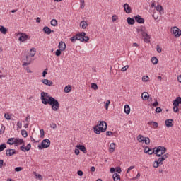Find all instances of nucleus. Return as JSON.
I'll list each match as a JSON object with an SVG mask.
<instances>
[{"label":"nucleus","mask_w":181,"mask_h":181,"mask_svg":"<svg viewBox=\"0 0 181 181\" xmlns=\"http://www.w3.org/2000/svg\"><path fill=\"white\" fill-rule=\"evenodd\" d=\"M28 39H30V37H29V35L24 33V34H22L21 36H20L18 40L20 42H25V40H28Z\"/></svg>","instance_id":"obj_16"},{"label":"nucleus","mask_w":181,"mask_h":181,"mask_svg":"<svg viewBox=\"0 0 181 181\" xmlns=\"http://www.w3.org/2000/svg\"><path fill=\"white\" fill-rule=\"evenodd\" d=\"M50 128H52L53 129H56V128H57V125L56 124V123L52 122L50 124Z\"/></svg>","instance_id":"obj_45"},{"label":"nucleus","mask_w":181,"mask_h":181,"mask_svg":"<svg viewBox=\"0 0 181 181\" xmlns=\"http://www.w3.org/2000/svg\"><path fill=\"white\" fill-rule=\"evenodd\" d=\"M159 166H160V165H159V163L158 161L156 160L153 162V168H159Z\"/></svg>","instance_id":"obj_41"},{"label":"nucleus","mask_w":181,"mask_h":181,"mask_svg":"<svg viewBox=\"0 0 181 181\" xmlns=\"http://www.w3.org/2000/svg\"><path fill=\"white\" fill-rule=\"evenodd\" d=\"M40 100L42 104L45 105H47V104L51 105L52 110H53V111H57L60 107V103H59V101L54 99V98L50 96V95L46 92L41 93Z\"/></svg>","instance_id":"obj_1"},{"label":"nucleus","mask_w":181,"mask_h":181,"mask_svg":"<svg viewBox=\"0 0 181 181\" xmlns=\"http://www.w3.org/2000/svg\"><path fill=\"white\" fill-rule=\"evenodd\" d=\"M16 139V143L18 145H22V144H23V139Z\"/></svg>","instance_id":"obj_39"},{"label":"nucleus","mask_w":181,"mask_h":181,"mask_svg":"<svg viewBox=\"0 0 181 181\" xmlns=\"http://www.w3.org/2000/svg\"><path fill=\"white\" fill-rule=\"evenodd\" d=\"M151 62L153 64H158V59L156 57L151 58Z\"/></svg>","instance_id":"obj_37"},{"label":"nucleus","mask_w":181,"mask_h":181,"mask_svg":"<svg viewBox=\"0 0 181 181\" xmlns=\"http://www.w3.org/2000/svg\"><path fill=\"white\" fill-rule=\"evenodd\" d=\"M136 32L139 35H141V36L144 37V40L146 43H149V39H151V36H149V34L146 32V28L145 27L137 28Z\"/></svg>","instance_id":"obj_3"},{"label":"nucleus","mask_w":181,"mask_h":181,"mask_svg":"<svg viewBox=\"0 0 181 181\" xmlns=\"http://www.w3.org/2000/svg\"><path fill=\"white\" fill-rule=\"evenodd\" d=\"M151 151H152V148H150L148 146H146L144 148V152L145 153H148V155H156V156L158 157H160L162 156V155H163L164 153H166V148L164 146H158V147H155L153 150L152 152H151Z\"/></svg>","instance_id":"obj_2"},{"label":"nucleus","mask_w":181,"mask_h":181,"mask_svg":"<svg viewBox=\"0 0 181 181\" xmlns=\"http://www.w3.org/2000/svg\"><path fill=\"white\" fill-rule=\"evenodd\" d=\"M58 47L60 50L64 52V50H66V43L63 41L59 42Z\"/></svg>","instance_id":"obj_19"},{"label":"nucleus","mask_w":181,"mask_h":181,"mask_svg":"<svg viewBox=\"0 0 181 181\" xmlns=\"http://www.w3.org/2000/svg\"><path fill=\"white\" fill-rule=\"evenodd\" d=\"M16 154V150L12 149V148H8L6 151V156H13V155Z\"/></svg>","instance_id":"obj_11"},{"label":"nucleus","mask_w":181,"mask_h":181,"mask_svg":"<svg viewBox=\"0 0 181 181\" xmlns=\"http://www.w3.org/2000/svg\"><path fill=\"white\" fill-rule=\"evenodd\" d=\"M14 170H15V172H21V170H23V168L16 167Z\"/></svg>","instance_id":"obj_48"},{"label":"nucleus","mask_w":181,"mask_h":181,"mask_svg":"<svg viewBox=\"0 0 181 181\" xmlns=\"http://www.w3.org/2000/svg\"><path fill=\"white\" fill-rule=\"evenodd\" d=\"M115 151V143H112L110 145V152L112 153Z\"/></svg>","instance_id":"obj_30"},{"label":"nucleus","mask_w":181,"mask_h":181,"mask_svg":"<svg viewBox=\"0 0 181 181\" xmlns=\"http://www.w3.org/2000/svg\"><path fill=\"white\" fill-rule=\"evenodd\" d=\"M35 54H36V49L35 48H32L30 51V54L29 55L31 57H35Z\"/></svg>","instance_id":"obj_32"},{"label":"nucleus","mask_w":181,"mask_h":181,"mask_svg":"<svg viewBox=\"0 0 181 181\" xmlns=\"http://www.w3.org/2000/svg\"><path fill=\"white\" fill-rule=\"evenodd\" d=\"M5 133V126L4 124L1 125V127L0 129V134H4Z\"/></svg>","instance_id":"obj_42"},{"label":"nucleus","mask_w":181,"mask_h":181,"mask_svg":"<svg viewBox=\"0 0 181 181\" xmlns=\"http://www.w3.org/2000/svg\"><path fill=\"white\" fill-rule=\"evenodd\" d=\"M134 18L137 23H145V19H144V18L141 17L139 15L134 16Z\"/></svg>","instance_id":"obj_12"},{"label":"nucleus","mask_w":181,"mask_h":181,"mask_svg":"<svg viewBox=\"0 0 181 181\" xmlns=\"http://www.w3.org/2000/svg\"><path fill=\"white\" fill-rule=\"evenodd\" d=\"M23 66H29V64H30L32 62V58L29 54H26L25 56L23 57Z\"/></svg>","instance_id":"obj_6"},{"label":"nucleus","mask_w":181,"mask_h":181,"mask_svg":"<svg viewBox=\"0 0 181 181\" xmlns=\"http://www.w3.org/2000/svg\"><path fill=\"white\" fill-rule=\"evenodd\" d=\"M37 179H39V180H43V177L41 175H40V174H38V175H35Z\"/></svg>","instance_id":"obj_53"},{"label":"nucleus","mask_w":181,"mask_h":181,"mask_svg":"<svg viewBox=\"0 0 181 181\" xmlns=\"http://www.w3.org/2000/svg\"><path fill=\"white\" fill-rule=\"evenodd\" d=\"M115 171L117 172V173H121V167H117L115 168Z\"/></svg>","instance_id":"obj_59"},{"label":"nucleus","mask_w":181,"mask_h":181,"mask_svg":"<svg viewBox=\"0 0 181 181\" xmlns=\"http://www.w3.org/2000/svg\"><path fill=\"white\" fill-rule=\"evenodd\" d=\"M127 22L128 25H134L135 24V19H134L131 17H128L127 18Z\"/></svg>","instance_id":"obj_25"},{"label":"nucleus","mask_w":181,"mask_h":181,"mask_svg":"<svg viewBox=\"0 0 181 181\" xmlns=\"http://www.w3.org/2000/svg\"><path fill=\"white\" fill-rule=\"evenodd\" d=\"M173 111H174V112H179V107H173Z\"/></svg>","instance_id":"obj_64"},{"label":"nucleus","mask_w":181,"mask_h":181,"mask_svg":"<svg viewBox=\"0 0 181 181\" xmlns=\"http://www.w3.org/2000/svg\"><path fill=\"white\" fill-rule=\"evenodd\" d=\"M172 30L175 37H180L181 36V30L177 27H174Z\"/></svg>","instance_id":"obj_10"},{"label":"nucleus","mask_w":181,"mask_h":181,"mask_svg":"<svg viewBox=\"0 0 181 181\" xmlns=\"http://www.w3.org/2000/svg\"><path fill=\"white\" fill-rule=\"evenodd\" d=\"M17 141L16 139L15 138H10L7 141L8 145H13V144H16Z\"/></svg>","instance_id":"obj_24"},{"label":"nucleus","mask_w":181,"mask_h":181,"mask_svg":"<svg viewBox=\"0 0 181 181\" xmlns=\"http://www.w3.org/2000/svg\"><path fill=\"white\" fill-rule=\"evenodd\" d=\"M156 9L158 12H162V9H163V8L160 5H157Z\"/></svg>","instance_id":"obj_40"},{"label":"nucleus","mask_w":181,"mask_h":181,"mask_svg":"<svg viewBox=\"0 0 181 181\" xmlns=\"http://www.w3.org/2000/svg\"><path fill=\"white\" fill-rule=\"evenodd\" d=\"M91 88H93V90H98V86H97V83H92L91 84Z\"/></svg>","instance_id":"obj_43"},{"label":"nucleus","mask_w":181,"mask_h":181,"mask_svg":"<svg viewBox=\"0 0 181 181\" xmlns=\"http://www.w3.org/2000/svg\"><path fill=\"white\" fill-rule=\"evenodd\" d=\"M88 24H87V21H83L80 23V27L82 29H86V28H87Z\"/></svg>","instance_id":"obj_29"},{"label":"nucleus","mask_w":181,"mask_h":181,"mask_svg":"<svg viewBox=\"0 0 181 181\" xmlns=\"http://www.w3.org/2000/svg\"><path fill=\"white\" fill-rule=\"evenodd\" d=\"M86 36V33L82 32L81 33L76 34L77 40H80V42H83V38Z\"/></svg>","instance_id":"obj_18"},{"label":"nucleus","mask_w":181,"mask_h":181,"mask_svg":"<svg viewBox=\"0 0 181 181\" xmlns=\"http://www.w3.org/2000/svg\"><path fill=\"white\" fill-rule=\"evenodd\" d=\"M4 149H6V144L3 143L0 144V152H2Z\"/></svg>","instance_id":"obj_34"},{"label":"nucleus","mask_w":181,"mask_h":181,"mask_svg":"<svg viewBox=\"0 0 181 181\" xmlns=\"http://www.w3.org/2000/svg\"><path fill=\"white\" fill-rule=\"evenodd\" d=\"M112 132H111V131H108V132H106V136H111V135H112Z\"/></svg>","instance_id":"obj_61"},{"label":"nucleus","mask_w":181,"mask_h":181,"mask_svg":"<svg viewBox=\"0 0 181 181\" xmlns=\"http://www.w3.org/2000/svg\"><path fill=\"white\" fill-rule=\"evenodd\" d=\"M71 91V86L68 85L64 88V93H70Z\"/></svg>","instance_id":"obj_33"},{"label":"nucleus","mask_w":181,"mask_h":181,"mask_svg":"<svg viewBox=\"0 0 181 181\" xmlns=\"http://www.w3.org/2000/svg\"><path fill=\"white\" fill-rule=\"evenodd\" d=\"M142 81H149V76H144L142 77Z\"/></svg>","instance_id":"obj_46"},{"label":"nucleus","mask_w":181,"mask_h":181,"mask_svg":"<svg viewBox=\"0 0 181 181\" xmlns=\"http://www.w3.org/2000/svg\"><path fill=\"white\" fill-rule=\"evenodd\" d=\"M32 148V145L30 144H27V146L25 147V144H23L21 147L20 149L23 152H29L30 151V148Z\"/></svg>","instance_id":"obj_9"},{"label":"nucleus","mask_w":181,"mask_h":181,"mask_svg":"<svg viewBox=\"0 0 181 181\" xmlns=\"http://www.w3.org/2000/svg\"><path fill=\"white\" fill-rule=\"evenodd\" d=\"M148 125H153V128H158L159 127V124L156 122H148Z\"/></svg>","instance_id":"obj_31"},{"label":"nucleus","mask_w":181,"mask_h":181,"mask_svg":"<svg viewBox=\"0 0 181 181\" xmlns=\"http://www.w3.org/2000/svg\"><path fill=\"white\" fill-rule=\"evenodd\" d=\"M50 146V140L48 139H45L41 142L40 145H38L39 149H46L47 148H49Z\"/></svg>","instance_id":"obj_4"},{"label":"nucleus","mask_w":181,"mask_h":181,"mask_svg":"<svg viewBox=\"0 0 181 181\" xmlns=\"http://www.w3.org/2000/svg\"><path fill=\"white\" fill-rule=\"evenodd\" d=\"M43 32L46 33V35H50V33H54V30H52L49 27L45 26L43 28Z\"/></svg>","instance_id":"obj_21"},{"label":"nucleus","mask_w":181,"mask_h":181,"mask_svg":"<svg viewBox=\"0 0 181 181\" xmlns=\"http://www.w3.org/2000/svg\"><path fill=\"white\" fill-rule=\"evenodd\" d=\"M76 40H77L76 35L75 36H73L72 37H71V42H72V43H74V42H76Z\"/></svg>","instance_id":"obj_49"},{"label":"nucleus","mask_w":181,"mask_h":181,"mask_svg":"<svg viewBox=\"0 0 181 181\" xmlns=\"http://www.w3.org/2000/svg\"><path fill=\"white\" fill-rule=\"evenodd\" d=\"M124 10L125 11L126 13H131L132 12V9H131V6H129V5L128 4H124L123 6Z\"/></svg>","instance_id":"obj_17"},{"label":"nucleus","mask_w":181,"mask_h":181,"mask_svg":"<svg viewBox=\"0 0 181 181\" xmlns=\"http://www.w3.org/2000/svg\"><path fill=\"white\" fill-rule=\"evenodd\" d=\"M168 158H169V153H165V154L164 153L161 155V156H160V158L156 161L158 163V165L160 166L163 165L164 160H166Z\"/></svg>","instance_id":"obj_7"},{"label":"nucleus","mask_w":181,"mask_h":181,"mask_svg":"<svg viewBox=\"0 0 181 181\" xmlns=\"http://www.w3.org/2000/svg\"><path fill=\"white\" fill-rule=\"evenodd\" d=\"M17 127L21 129L22 128V122H18Z\"/></svg>","instance_id":"obj_62"},{"label":"nucleus","mask_w":181,"mask_h":181,"mask_svg":"<svg viewBox=\"0 0 181 181\" xmlns=\"http://www.w3.org/2000/svg\"><path fill=\"white\" fill-rule=\"evenodd\" d=\"M165 124L167 127V128H170L171 127H173V119H168L165 121Z\"/></svg>","instance_id":"obj_15"},{"label":"nucleus","mask_w":181,"mask_h":181,"mask_svg":"<svg viewBox=\"0 0 181 181\" xmlns=\"http://www.w3.org/2000/svg\"><path fill=\"white\" fill-rule=\"evenodd\" d=\"M4 118L6 119H7V121H11V115H9V114H5L4 115Z\"/></svg>","instance_id":"obj_44"},{"label":"nucleus","mask_w":181,"mask_h":181,"mask_svg":"<svg viewBox=\"0 0 181 181\" xmlns=\"http://www.w3.org/2000/svg\"><path fill=\"white\" fill-rule=\"evenodd\" d=\"M112 178H113L114 181L121 180V177L119 176V175H118L117 173L113 174Z\"/></svg>","instance_id":"obj_28"},{"label":"nucleus","mask_w":181,"mask_h":181,"mask_svg":"<svg viewBox=\"0 0 181 181\" xmlns=\"http://www.w3.org/2000/svg\"><path fill=\"white\" fill-rule=\"evenodd\" d=\"M137 141H139V142H144L146 145L151 144V139H149L148 137H144V136L141 134L137 136Z\"/></svg>","instance_id":"obj_5"},{"label":"nucleus","mask_w":181,"mask_h":181,"mask_svg":"<svg viewBox=\"0 0 181 181\" xmlns=\"http://www.w3.org/2000/svg\"><path fill=\"white\" fill-rule=\"evenodd\" d=\"M77 175H78V176H83V173L81 170H78Z\"/></svg>","instance_id":"obj_63"},{"label":"nucleus","mask_w":181,"mask_h":181,"mask_svg":"<svg viewBox=\"0 0 181 181\" xmlns=\"http://www.w3.org/2000/svg\"><path fill=\"white\" fill-rule=\"evenodd\" d=\"M153 107H158L159 105V103H158V100H156V101L152 103Z\"/></svg>","instance_id":"obj_55"},{"label":"nucleus","mask_w":181,"mask_h":181,"mask_svg":"<svg viewBox=\"0 0 181 181\" xmlns=\"http://www.w3.org/2000/svg\"><path fill=\"white\" fill-rule=\"evenodd\" d=\"M88 40H90V38L88 37V36L84 35L82 40V42H88Z\"/></svg>","instance_id":"obj_47"},{"label":"nucleus","mask_w":181,"mask_h":181,"mask_svg":"<svg viewBox=\"0 0 181 181\" xmlns=\"http://www.w3.org/2000/svg\"><path fill=\"white\" fill-rule=\"evenodd\" d=\"M110 104H111V101L110 100H107L105 104V109L108 110V107L110 106Z\"/></svg>","instance_id":"obj_50"},{"label":"nucleus","mask_w":181,"mask_h":181,"mask_svg":"<svg viewBox=\"0 0 181 181\" xmlns=\"http://www.w3.org/2000/svg\"><path fill=\"white\" fill-rule=\"evenodd\" d=\"M128 69H129V65H126L125 66L122 68V71H127V70H128Z\"/></svg>","instance_id":"obj_51"},{"label":"nucleus","mask_w":181,"mask_h":181,"mask_svg":"<svg viewBox=\"0 0 181 181\" xmlns=\"http://www.w3.org/2000/svg\"><path fill=\"white\" fill-rule=\"evenodd\" d=\"M156 112L157 113H160V112H162V108L158 107L156 108Z\"/></svg>","instance_id":"obj_56"},{"label":"nucleus","mask_w":181,"mask_h":181,"mask_svg":"<svg viewBox=\"0 0 181 181\" xmlns=\"http://www.w3.org/2000/svg\"><path fill=\"white\" fill-rule=\"evenodd\" d=\"M93 131L95 134H97V135H99V134H101V132H105V131L107 130H106V128L100 127V126L97 124L93 127Z\"/></svg>","instance_id":"obj_8"},{"label":"nucleus","mask_w":181,"mask_h":181,"mask_svg":"<svg viewBox=\"0 0 181 181\" xmlns=\"http://www.w3.org/2000/svg\"><path fill=\"white\" fill-rule=\"evenodd\" d=\"M42 83L45 86H53V83L49 79H42Z\"/></svg>","instance_id":"obj_22"},{"label":"nucleus","mask_w":181,"mask_h":181,"mask_svg":"<svg viewBox=\"0 0 181 181\" xmlns=\"http://www.w3.org/2000/svg\"><path fill=\"white\" fill-rule=\"evenodd\" d=\"M156 49H157L158 53H162V47H160V46L157 45Z\"/></svg>","instance_id":"obj_52"},{"label":"nucleus","mask_w":181,"mask_h":181,"mask_svg":"<svg viewBox=\"0 0 181 181\" xmlns=\"http://www.w3.org/2000/svg\"><path fill=\"white\" fill-rule=\"evenodd\" d=\"M141 98L144 100V101H148V100H149V93L147 92H144L141 94Z\"/></svg>","instance_id":"obj_20"},{"label":"nucleus","mask_w":181,"mask_h":181,"mask_svg":"<svg viewBox=\"0 0 181 181\" xmlns=\"http://www.w3.org/2000/svg\"><path fill=\"white\" fill-rule=\"evenodd\" d=\"M21 135L23 136V138H28V132H26L25 129L21 130Z\"/></svg>","instance_id":"obj_35"},{"label":"nucleus","mask_w":181,"mask_h":181,"mask_svg":"<svg viewBox=\"0 0 181 181\" xmlns=\"http://www.w3.org/2000/svg\"><path fill=\"white\" fill-rule=\"evenodd\" d=\"M75 155H80V149L76 148L74 151Z\"/></svg>","instance_id":"obj_60"},{"label":"nucleus","mask_w":181,"mask_h":181,"mask_svg":"<svg viewBox=\"0 0 181 181\" xmlns=\"http://www.w3.org/2000/svg\"><path fill=\"white\" fill-rule=\"evenodd\" d=\"M135 168V166H130L127 170V173H129V172H131V170H132V169H134Z\"/></svg>","instance_id":"obj_58"},{"label":"nucleus","mask_w":181,"mask_h":181,"mask_svg":"<svg viewBox=\"0 0 181 181\" xmlns=\"http://www.w3.org/2000/svg\"><path fill=\"white\" fill-rule=\"evenodd\" d=\"M52 26H57V20L52 19L50 22Z\"/></svg>","instance_id":"obj_36"},{"label":"nucleus","mask_w":181,"mask_h":181,"mask_svg":"<svg viewBox=\"0 0 181 181\" xmlns=\"http://www.w3.org/2000/svg\"><path fill=\"white\" fill-rule=\"evenodd\" d=\"M179 104H181V97H177L175 100L173 101V107L177 108L179 107Z\"/></svg>","instance_id":"obj_13"},{"label":"nucleus","mask_w":181,"mask_h":181,"mask_svg":"<svg viewBox=\"0 0 181 181\" xmlns=\"http://www.w3.org/2000/svg\"><path fill=\"white\" fill-rule=\"evenodd\" d=\"M0 32L3 33V35H6V33L8 32V29L4 27V25H0Z\"/></svg>","instance_id":"obj_27"},{"label":"nucleus","mask_w":181,"mask_h":181,"mask_svg":"<svg viewBox=\"0 0 181 181\" xmlns=\"http://www.w3.org/2000/svg\"><path fill=\"white\" fill-rule=\"evenodd\" d=\"M76 148L79 149V151H81L83 153H87V148H86V146L84 145L78 144L76 146Z\"/></svg>","instance_id":"obj_14"},{"label":"nucleus","mask_w":181,"mask_h":181,"mask_svg":"<svg viewBox=\"0 0 181 181\" xmlns=\"http://www.w3.org/2000/svg\"><path fill=\"white\" fill-rule=\"evenodd\" d=\"M124 110L125 114H129V112H131V107H129V105H125L124 107Z\"/></svg>","instance_id":"obj_26"},{"label":"nucleus","mask_w":181,"mask_h":181,"mask_svg":"<svg viewBox=\"0 0 181 181\" xmlns=\"http://www.w3.org/2000/svg\"><path fill=\"white\" fill-rule=\"evenodd\" d=\"M40 137L41 138H43V136H45V130H43V129H40Z\"/></svg>","instance_id":"obj_54"},{"label":"nucleus","mask_w":181,"mask_h":181,"mask_svg":"<svg viewBox=\"0 0 181 181\" xmlns=\"http://www.w3.org/2000/svg\"><path fill=\"white\" fill-rule=\"evenodd\" d=\"M62 49H57V51L55 52V55L59 57V56L62 55Z\"/></svg>","instance_id":"obj_38"},{"label":"nucleus","mask_w":181,"mask_h":181,"mask_svg":"<svg viewBox=\"0 0 181 181\" xmlns=\"http://www.w3.org/2000/svg\"><path fill=\"white\" fill-rule=\"evenodd\" d=\"M30 115H28L26 118H25V122H30Z\"/></svg>","instance_id":"obj_57"},{"label":"nucleus","mask_w":181,"mask_h":181,"mask_svg":"<svg viewBox=\"0 0 181 181\" xmlns=\"http://www.w3.org/2000/svg\"><path fill=\"white\" fill-rule=\"evenodd\" d=\"M98 125L99 126L100 128H106L107 130V122L104 121H100L98 122Z\"/></svg>","instance_id":"obj_23"}]
</instances>
